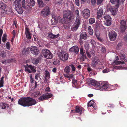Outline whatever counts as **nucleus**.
I'll return each mask as SVG.
<instances>
[{
    "mask_svg": "<svg viewBox=\"0 0 127 127\" xmlns=\"http://www.w3.org/2000/svg\"><path fill=\"white\" fill-rule=\"evenodd\" d=\"M83 109L81 107H79L78 106H77L76 107V110H72L71 112V113H79L80 114L82 113V111L83 110Z\"/></svg>",
    "mask_w": 127,
    "mask_h": 127,
    "instance_id": "obj_16",
    "label": "nucleus"
},
{
    "mask_svg": "<svg viewBox=\"0 0 127 127\" xmlns=\"http://www.w3.org/2000/svg\"><path fill=\"white\" fill-rule=\"evenodd\" d=\"M88 32L90 35H92L93 34V31L90 26H89L88 27Z\"/></svg>",
    "mask_w": 127,
    "mask_h": 127,
    "instance_id": "obj_33",
    "label": "nucleus"
},
{
    "mask_svg": "<svg viewBox=\"0 0 127 127\" xmlns=\"http://www.w3.org/2000/svg\"><path fill=\"white\" fill-rule=\"evenodd\" d=\"M71 14V12L69 10L64 11L62 21V22L63 24H66L68 20H71L72 19Z\"/></svg>",
    "mask_w": 127,
    "mask_h": 127,
    "instance_id": "obj_2",
    "label": "nucleus"
},
{
    "mask_svg": "<svg viewBox=\"0 0 127 127\" xmlns=\"http://www.w3.org/2000/svg\"><path fill=\"white\" fill-rule=\"evenodd\" d=\"M25 71L28 73H35L36 71V67L34 66L27 64L25 66Z\"/></svg>",
    "mask_w": 127,
    "mask_h": 127,
    "instance_id": "obj_4",
    "label": "nucleus"
},
{
    "mask_svg": "<svg viewBox=\"0 0 127 127\" xmlns=\"http://www.w3.org/2000/svg\"><path fill=\"white\" fill-rule=\"evenodd\" d=\"M75 14L76 15H77V16L80 17L79 15V12L78 10L77 9L75 11Z\"/></svg>",
    "mask_w": 127,
    "mask_h": 127,
    "instance_id": "obj_48",
    "label": "nucleus"
},
{
    "mask_svg": "<svg viewBox=\"0 0 127 127\" xmlns=\"http://www.w3.org/2000/svg\"><path fill=\"white\" fill-rule=\"evenodd\" d=\"M45 91L46 93L49 92L50 91V88L49 87H47L45 89Z\"/></svg>",
    "mask_w": 127,
    "mask_h": 127,
    "instance_id": "obj_59",
    "label": "nucleus"
},
{
    "mask_svg": "<svg viewBox=\"0 0 127 127\" xmlns=\"http://www.w3.org/2000/svg\"><path fill=\"white\" fill-rule=\"evenodd\" d=\"M89 21L90 24H92L95 23V20L94 18H91L89 19Z\"/></svg>",
    "mask_w": 127,
    "mask_h": 127,
    "instance_id": "obj_44",
    "label": "nucleus"
},
{
    "mask_svg": "<svg viewBox=\"0 0 127 127\" xmlns=\"http://www.w3.org/2000/svg\"><path fill=\"white\" fill-rule=\"evenodd\" d=\"M113 68L116 69H124V67L120 66H113Z\"/></svg>",
    "mask_w": 127,
    "mask_h": 127,
    "instance_id": "obj_45",
    "label": "nucleus"
},
{
    "mask_svg": "<svg viewBox=\"0 0 127 127\" xmlns=\"http://www.w3.org/2000/svg\"><path fill=\"white\" fill-rule=\"evenodd\" d=\"M28 51L27 50H26L25 49H24L22 52V53L23 54H26L28 53Z\"/></svg>",
    "mask_w": 127,
    "mask_h": 127,
    "instance_id": "obj_58",
    "label": "nucleus"
},
{
    "mask_svg": "<svg viewBox=\"0 0 127 127\" xmlns=\"http://www.w3.org/2000/svg\"><path fill=\"white\" fill-rule=\"evenodd\" d=\"M61 19V17L59 16H53L52 17V21H54V23H57L58 21H60Z\"/></svg>",
    "mask_w": 127,
    "mask_h": 127,
    "instance_id": "obj_21",
    "label": "nucleus"
},
{
    "mask_svg": "<svg viewBox=\"0 0 127 127\" xmlns=\"http://www.w3.org/2000/svg\"><path fill=\"white\" fill-rule=\"evenodd\" d=\"M121 30L122 32H123L125 30L126 26V22L124 20H122L120 22Z\"/></svg>",
    "mask_w": 127,
    "mask_h": 127,
    "instance_id": "obj_14",
    "label": "nucleus"
},
{
    "mask_svg": "<svg viewBox=\"0 0 127 127\" xmlns=\"http://www.w3.org/2000/svg\"><path fill=\"white\" fill-rule=\"evenodd\" d=\"M104 68L103 66L101 64V63L100 64V65H98L97 66V68L98 69H102Z\"/></svg>",
    "mask_w": 127,
    "mask_h": 127,
    "instance_id": "obj_51",
    "label": "nucleus"
},
{
    "mask_svg": "<svg viewBox=\"0 0 127 127\" xmlns=\"http://www.w3.org/2000/svg\"><path fill=\"white\" fill-rule=\"evenodd\" d=\"M108 35L110 40L112 41H114L116 39L117 36L116 33L113 31L110 32Z\"/></svg>",
    "mask_w": 127,
    "mask_h": 127,
    "instance_id": "obj_10",
    "label": "nucleus"
},
{
    "mask_svg": "<svg viewBox=\"0 0 127 127\" xmlns=\"http://www.w3.org/2000/svg\"><path fill=\"white\" fill-rule=\"evenodd\" d=\"M79 27V26L74 24L71 27V30L72 31H75Z\"/></svg>",
    "mask_w": 127,
    "mask_h": 127,
    "instance_id": "obj_31",
    "label": "nucleus"
},
{
    "mask_svg": "<svg viewBox=\"0 0 127 127\" xmlns=\"http://www.w3.org/2000/svg\"><path fill=\"white\" fill-rule=\"evenodd\" d=\"M42 53L45 57L47 59H51L52 58V54L47 49L43 50Z\"/></svg>",
    "mask_w": 127,
    "mask_h": 127,
    "instance_id": "obj_5",
    "label": "nucleus"
},
{
    "mask_svg": "<svg viewBox=\"0 0 127 127\" xmlns=\"http://www.w3.org/2000/svg\"><path fill=\"white\" fill-rule=\"evenodd\" d=\"M38 3L40 8H42L44 7V3L41 0H37Z\"/></svg>",
    "mask_w": 127,
    "mask_h": 127,
    "instance_id": "obj_34",
    "label": "nucleus"
},
{
    "mask_svg": "<svg viewBox=\"0 0 127 127\" xmlns=\"http://www.w3.org/2000/svg\"><path fill=\"white\" fill-rule=\"evenodd\" d=\"M29 4L30 5L32 6H34L35 5V2L34 0H29Z\"/></svg>",
    "mask_w": 127,
    "mask_h": 127,
    "instance_id": "obj_40",
    "label": "nucleus"
},
{
    "mask_svg": "<svg viewBox=\"0 0 127 127\" xmlns=\"http://www.w3.org/2000/svg\"><path fill=\"white\" fill-rule=\"evenodd\" d=\"M58 55L60 59L64 62L66 61L69 57L68 54L63 51L59 52L58 53Z\"/></svg>",
    "mask_w": 127,
    "mask_h": 127,
    "instance_id": "obj_3",
    "label": "nucleus"
},
{
    "mask_svg": "<svg viewBox=\"0 0 127 127\" xmlns=\"http://www.w3.org/2000/svg\"><path fill=\"white\" fill-rule=\"evenodd\" d=\"M86 53L87 54V56L89 58H90L91 57V55L90 53H89L88 51H86Z\"/></svg>",
    "mask_w": 127,
    "mask_h": 127,
    "instance_id": "obj_55",
    "label": "nucleus"
},
{
    "mask_svg": "<svg viewBox=\"0 0 127 127\" xmlns=\"http://www.w3.org/2000/svg\"><path fill=\"white\" fill-rule=\"evenodd\" d=\"M18 104L24 107L29 106L36 104L37 102L34 99L30 97H24L19 99Z\"/></svg>",
    "mask_w": 127,
    "mask_h": 127,
    "instance_id": "obj_1",
    "label": "nucleus"
},
{
    "mask_svg": "<svg viewBox=\"0 0 127 127\" xmlns=\"http://www.w3.org/2000/svg\"><path fill=\"white\" fill-rule=\"evenodd\" d=\"M99 86L98 88V90L101 91H104L106 89L109 87L108 85L102 81L100 82Z\"/></svg>",
    "mask_w": 127,
    "mask_h": 127,
    "instance_id": "obj_9",
    "label": "nucleus"
},
{
    "mask_svg": "<svg viewBox=\"0 0 127 127\" xmlns=\"http://www.w3.org/2000/svg\"><path fill=\"white\" fill-rule=\"evenodd\" d=\"M22 6L23 7L25 8L26 7L25 6V0H22Z\"/></svg>",
    "mask_w": 127,
    "mask_h": 127,
    "instance_id": "obj_53",
    "label": "nucleus"
},
{
    "mask_svg": "<svg viewBox=\"0 0 127 127\" xmlns=\"http://www.w3.org/2000/svg\"><path fill=\"white\" fill-rule=\"evenodd\" d=\"M110 71V70L108 68H106L103 70L102 72L103 73H108Z\"/></svg>",
    "mask_w": 127,
    "mask_h": 127,
    "instance_id": "obj_49",
    "label": "nucleus"
},
{
    "mask_svg": "<svg viewBox=\"0 0 127 127\" xmlns=\"http://www.w3.org/2000/svg\"><path fill=\"white\" fill-rule=\"evenodd\" d=\"M80 52L82 56L81 58V59L82 61H84L85 59H87L86 56L85 54V51L84 50L83 48H81L80 49Z\"/></svg>",
    "mask_w": 127,
    "mask_h": 127,
    "instance_id": "obj_15",
    "label": "nucleus"
},
{
    "mask_svg": "<svg viewBox=\"0 0 127 127\" xmlns=\"http://www.w3.org/2000/svg\"><path fill=\"white\" fill-rule=\"evenodd\" d=\"M91 43L92 45L95 46V44L96 42L94 40H92L91 41Z\"/></svg>",
    "mask_w": 127,
    "mask_h": 127,
    "instance_id": "obj_57",
    "label": "nucleus"
},
{
    "mask_svg": "<svg viewBox=\"0 0 127 127\" xmlns=\"http://www.w3.org/2000/svg\"><path fill=\"white\" fill-rule=\"evenodd\" d=\"M124 63V62L119 61L117 60L115 61L114 62V64L116 65L123 64Z\"/></svg>",
    "mask_w": 127,
    "mask_h": 127,
    "instance_id": "obj_38",
    "label": "nucleus"
},
{
    "mask_svg": "<svg viewBox=\"0 0 127 127\" xmlns=\"http://www.w3.org/2000/svg\"><path fill=\"white\" fill-rule=\"evenodd\" d=\"M120 0H110V2L112 4H115V7L118 8V2Z\"/></svg>",
    "mask_w": 127,
    "mask_h": 127,
    "instance_id": "obj_27",
    "label": "nucleus"
},
{
    "mask_svg": "<svg viewBox=\"0 0 127 127\" xmlns=\"http://www.w3.org/2000/svg\"><path fill=\"white\" fill-rule=\"evenodd\" d=\"M48 36L50 38L54 39L58 37L59 36V35L58 34L57 35H55L51 33L49 34Z\"/></svg>",
    "mask_w": 127,
    "mask_h": 127,
    "instance_id": "obj_28",
    "label": "nucleus"
},
{
    "mask_svg": "<svg viewBox=\"0 0 127 127\" xmlns=\"http://www.w3.org/2000/svg\"><path fill=\"white\" fill-rule=\"evenodd\" d=\"M75 3L77 6H79V0H75Z\"/></svg>",
    "mask_w": 127,
    "mask_h": 127,
    "instance_id": "obj_56",
    "label": "nucleus"
},
{
    "mask_svg": "<svg viewBox=\"0 0 127 127\" xmlns=\"http://www.w3.org/2000/svg\"><path fill=\"white\" fill-rule=\"evenodd\" d=\"M40 73L39 72L37 73L35 75V78L36 80L37 81L39 80H40L41 79V78H40Z\"/></svg>",
    "mask_w": 127,
    "mask_h": 127,
    "instance_id": "obj_42",
    "label": "nucleus"
},
{
    "mask_svg": "<svg viewBox=\"0 0 127 127\" xmlns=\"http://www.w3.org/2000/svg\"><path fill=\"white\" fill-rule=\"evenodd\" d=\"M9 107L8 105L4 103H0V110L1 109H6Z\"/></svg>",
    "mask_w": 127,
    "mask_h": 127,
    "instance_id": "obj_25",
    "label": "nucleus"
},
{
    "mask_svg": "<svg viewBox=\"0 0 127 127\" xmlns=\"http://www.w3.org/2000/svg\"><path fill=\"white\" fill-rule=\"evenodd\" d=\"M115 8L110 7L109 8L108 10L111 12L112 15H115L116 13L117 10V8Z\"/></svg>",
    "mask_w": 127,
    "mask_h": 127,
    "instance_id": "obj_22",
    "label": "nucleus"
},
{
    "mask_svg": "<svg viewBox=\"0 0 127 127\" xmlns=\"http://www.w3.org/2000/svg\"><path fill=\"white\" fill-rule=\"evenodd\" d=\"M79 50L78 47L77 46H74L69 49V51L70 53H73L74 54H78Z\"/></svg>",
    "mask_w": 127,
    "mask_h": 127,
    "instance_id": "obj_12",
    "label": "nucleus"
},
{
    "mask_svg": "<svg viewBox=\"0 0 127 127\" xmlns=\"http://www.w3.org/2000/svg\"><path fill=\"white\" fill-rule=\"evenodd\" d=\"M90 83L92 85L95 87L98 88L99 86L100 82H97L95 80L92 79L90 81Z\"/></svg>",
    "mask_w": 127,
    "mask_h": 127,
    "instance_id": "obj_17",
    "label": "nucleus"
},
{
    "mask_svg": "<svg viewBox=\"0 0 127 127\" xmlns=\"http://www.w3.org/2000/svg\"><path fill=\"white\" fill-rule=\"evenodd\" d=\"M29 29L27 28H26L25 29V33L27 38L29 39H30L31 38V36L32 34L30 33L29 31Z\"/></svg>",
    "mask_w": 127,
    "mask_h": 127,
    "instance_id": "obj_19",
    "label": "nucleus"
},
{
    "mask_svg": "<svg viewBox=\"0 0 127 127\" xmlns=\"http://www.w3.org/2000/svg\"><path fill=\"white\" fill-rule=\"evenodd\" d=\"M39 61V58H35L32 59V62L34 64L36 65L37 64Z\"/></svg>",
    "mask_w": 127,
    "mask_h": 127,
    "instance_id": "obj_29",
    "label": "nucleus"
},
{
    "mask_svg": "<svg viewBox=\"0 0 127 127\" xmlns=\"http://www.w3.org/2000/svg\"><path fill=\"white\" fill-rule=\"evenodd\" d=\"M30 82L31 83H32L33 82L34 80L32 78V74H31L30 76Z\"/></svg>",
    "mask_w": 127,
    "mask_h": 127,
    "instance_id": "obj_52",
    "label": "nucleus"
},
{
    "mask_svg": "<svg viewBox=\"0 0 127 127\" xmlns=\"http://www.w3.org/2000/svg\"><path fill=\"white\" fill-rule=\"evenodd\" d=\"M80 38L81 39H85L87 38L86 33H82L80 35Z\"/></svg>",
    "mask_w": 127,
    "mask_h": 127,
    "instance_id": "obj_35",
    "label": "nucleus"
},
{
    "mask_svg": "<svg viewBox=\"0 0 127 127\" xmlns=\"http://www.w3.org/2000/svg\"><path fill=\"white\" fill-rule=\"evenodd\" d=\"M6 37L7 35L6 34H5L3 35L2 38V41L3 42H4L6 41Z\"/></svg>",
    "mask_w": 127,
    "mask_h": 127,
    "instance_id": "obj_46",
    "label": "nucleus"
},
{
    "mask_svg": "<svg viewBox=\"0 0 127 127\" xmlns=\"http://www.w3.org/2000/svg\"><path fill=\"white\" fill-rule=\"evenodd\" d=\"M70 69L69 67H66L64 69V72L65 74H69Z\"/></svg>",
    "mask_w": 127,
    "mask_h": 127,
    "instance_id": "obj_32",
    "label": "nucleus"
},
{
    "mask_svg": "<svg viewBox=\"0 0 127 127\" xmlns=\"http://www.w3.org/2000/svg\"><path fill=\"white\" fill-rule=\"evenodd\" d=\"M5 46L7 49L9 50L10 49V46L9 42H7Z\"/></svg>",
    "mask_w": 127,
    "mask_h": 127,
    "instance_id": "obj_47",
    "label": "nucleus"
},
{
    "mask_svg": "<svg viewBox=\"0 0 127 127\" xmlns=\"http://www.w3.org/2000/svg\"><path fill=\"white\" fill-rule=\"evenodd\" d=\"M70 66L72 68V70L73 71H74L75 70V69L74 65H70Z\"/></svg>",
    "mask_w": 127,
    "mask_h": 127,
    "instance_id": "obj_60",
    "label": "nucleus"
},
{
    "mask_svg": "<svg viewBox=\"0 0 127 127\" xmlns=\"http://www.w3.org/2000/svg\"><path fill=\"white\" fill-rule=\"evenodd\" d=\"M95 103L93 100L90 101L88 104V107H92L95 110L96 107L95 106Z\"/></svg>",
    "mask_w": 127,
    "mask_h": 127,
    "instance_id": "obj_23",
    "label": "nucleus"
},
{
    "mask_svg": "<svg viewBox=\"0 0 127 127\" xmlns=\"http://www.w3.org/2000/svg\"><path fill=\"white\" fill-rule=\"evenodd\" d=\"M21 0H15L14 2V4L15 6V8L17 7H20L21 6Z\"/></svg>",
    "mask_w": 127,
    "mask_h": 127,
    "instance_id": "obj_24",
    "label": "nucleus"
},
{
    "mask_svg": "<svg viewBox=\"0 0 127 127\" xmlns=\"http://www.w3.org/2000/svg\"><path fill=\"white\" fill-rule=\"evenodd\" d=\"M81 23V18L80 17L77 16L76 20L74 23L75 25L76 24L79 26Z\"/></svg>",
    "mask_w": 127,
    "mask_h": 127,
    "instance_id": "obj_26",
    "label": "nucleus"
},
{
    "mask_svg": "<svg viewBox=\"0 0 127 127\" xmlns=\"http://www.w3.org/2000/svg\"><path fill=\"white\" fill-rule=\"evenodd\" d=\"M124 40L126 41H127V34L126 35L124 38Z\"/></svg>",
    "mask_w": 127,
    "mask_h": 127,
    "instance_id": "obj_64",
    "label": "nucleus"
},
{
    "mask_svg": "<svg viewBox=\"0 0 127 127\" xmlns=\"http://www.w3.org/2000/svg\"><path fill=\"white\" fill-rule=\"evenodd\" d=\"M52 94H50L47 93L45 95H43L40 96V97L38 98V99L40 101H43L44 100H46L48 99V98L52 97Z\"/></svg>",
    "mask_w": 127,
    "mask_h": 127,
    "instance_id": "obj_13",
    "label": "nucleus"
},
{
    "mask_svg": "<svg viewBox=\"0 0 127 127\" xmlns=\"http://www.w3.org/2000/svg\"><path fill=\"white\" fill-rule=\"evenodd\" d=\"M100 62L99 61H93L91 63V66L94 68H97L98 65H100Z\"/></svg>",
    "mask_w": 127,
    "mask_h": 127,
    "instance_id": "obj_20",
    "label": "nucleus"
},
{
    "mask_svg": "<svg viewBox=\"0 0 127 127\" xmlns=\"http://www.w3.org/2000/svg\"><path fill=\"white\" fill-rule=\"evenodd\" d=\"M31 53L34 55H37L39 53V51L38 48L35 46H32L30 48Z\"/></svg>",
    "mask_w": 127,
    "mask_h": 127,
    "instance_id": "obj_11",
    "label": "nucleus"
},
{
    "mask_svg": "<svg viewBox=\"0 0 127 127\" xmlns=\"http://www.w3.org/2000/svg\"><path fill=\"white\" fill-rule=\"evenodd\" d=\"M4 78V77H2L1 78V79L0 80V83H1L2 84V83H3V80Z\"/></svg>",
    "mask_w": 127,
    "mask_h": 127,
    "instance_id": "obj_62",
    "label": "nucleus"
},
{
    "mask_svg": "<svg viewBox=\"0 0 127 127\" xmlns=\"http://www.w3.org/2000/svg\"><path fill=\"white\" fill-rule=\"evenodd\" d=\"M6 7V5L4 4L2 2H0V9H5Z\"/></svg>",
    "mask_w": 127,
    "mask_h": 127,
    "instance_id": "obj_36",
    "label": "nucleus"
},
{
    "mask_svg": "<svg viewBox=\"0 0 127 127\" xmlns=\"http://www.w3.org/2000/svg\"><path fill=\"white\" fill-rule=\"evenodd\" d=\"M64 75L65 77L69 78V80H70V79L72 78L73 76V75L72 74H70L69 75V74H64Z\"/></svg>",
    "mask_w": 127,
    "mask_h": 127,
    "instance_id": "obj_39",
    "label": "nucleus"
},
{
    "mask_svg": "<svg viewBox=\"0 0 127 127\" xmlns=\"http://www.w3.org/2000/svg\"><path fill=\"white\" fill-rule=\"evenodd\" d=\"M50 13L49 8L47 6L42 10L41 15L43 17L46 18L49 15Z\"/></svg>",
    "mask_w": 127,
    "mask_h": 127,
    "instance_id": "obj_6",
    "label": "nucleus"
},
{
    "mask_svg": "<svg viewBox=\"0 0 127 127\" xmlns=\"http://www.w3.org/2000/svg\"><path fill=\"white\" fill-rule=\"evenodd\" d=\"M8 60H3L2 61V63L4 64H6V62L8 61Z\"/></svg>",
    "mask_w": 127,
    "mask_h": 127,
    "instance_id": "obj_61",
    "label": "nucleus"
},
{
    "mask_svg": "<svg viewBox=\"0 0 127 127\" xmlns=\"http://www.w3.org/2000/svg\"><path fill=\"white\" fill-rule=\"evenodd\" d=\"M119 56L121 59L124 60L126 61H127V60L125 59V55L124 54L120 53Z\"/></svg>",
    "mask_w": 127,
    "mask_h": 127,
    "instance_id": "obj_37",
    "label": "nucleus"
},
{
    "mask_svg": "<svg viewBox=\"0 0 127 127\" xmlns=\"http://www.w3.org/2000/svg\"><path fill=\"white\" fill-rule=\"evenodd\" d=\"M15 9L19 14H22L23 12V10L21 6L20 7H18V8L16 7V8H15Z\"/></svg>",
    "mask_w": 127,
    "mask_h": 127,
    "instance_id": "obj_30",
    "label": "nucleus"
},
{
    "mask_svg": "<svg viewBox=\"0 0 127 127\" xmlns=\"http://www.w3.org/2000/svg\"><path fill=\"white\" fill-rule=\"evenodd\" d=\"M104 19L105 24L107 26H109L111 24V18L108 15L104 16Z\"/></svg>",
    "mask_w": 127,
    "mask_h": 127,
    "instance_id": "obj_8",
    "label": "nucleus"
},
{
    "mask_svg": "<svg viewBox=\"0 0 127 127\" xmlns=\"http://www.w3.org/2000/svg\"><path fill=\"white\" fill-rule=\"evenodd\" d=\"M82 14L83 18L85 19H88L90 15V10L87 9H85L82 12Z\"/></svg>",
    "mask_w": 127,
    "mask_h": 127,
    "instance_id": "obj_7",
    "label": "nucleus"
},
{
    "mask_svg": "<svg viewBox=\"0 0 127 127\" xmlns=\"http://www.w3.org/2000/svg\"><path fill=\"white\" fill-rule=\"evenodd\" d=\"M91 0V2L92 3V4L93 5H95L96 0Z\"/></svg>",
    "mask_w": 127,
    "mask_h": 127,
    "instance_id": "obj_54",
    "label": "nucleus"
},
{
    "mask_svg": "<svg viewBox=\"0 0 127 127\" xmlns=\"http://www.w3.org/2000/svg\"><path fill=\"white\" fill-rule=\"evenodd\" d=\"M45 78L47 79H49L50 78V73L47 71H45Z\"/></svg>",
    "mask_w": 127,
    "mask_h": 127,
    "instance_id": "obj_43",
    "label": "nucleus"
},
{
    "mask_svg": "<svg viewBox=\"0 0 127 127\" xmlns=\"http://www.w3.org/2000/svg\"><path fill=\"white\" fill-rule=\"evenodd\" d=\"M101 51H102V52H104L106 51L105 48V47H102V48L101 49Z\"/></svg>",
    "mask_w": 127,
    "mask_h": 127,
    "instance_id": "obj_63",
    "label": "nucleus"
},
{
    "mask_svg": "<svg viewBox=\"0 0 127 127\" xmlns=\"http://www.w3.org/2000/svg\"><path fill=\"white\" fill-rule=\"evenodd\" d=\"M59 63V61L58 60H56L54 61L53 64L54 65H56Z\"/></svg>",
    "mask_w": 127,
    "mask_h": 127,
    "instance_id": "obj_50",
    "label": "nucleus"
},
{
    "mask_svg": "<svg viewBox=\"0 0 127 127\" xmlns=\"http://www.w3.org/2000/svg\"><path fill=\"white\" fill-rule=\"evenodd\" d=\"M40 94V93L39 92L37 91L34 93H32V95L34 97H37Z\"/></svg>",
    "mask_w": 127,
    "mask_h": 127,
    "instance_id": "obj_41",
    "label": "nucleus"
},
{
    "mask_svg": "<svg viewBox=\"0 0 127 127\" xmlns=\"http://www.w3.org/2000/svg\"><path fill=\"white\" fill-rule=\"evenodd\" d=\"M103 14V9L102 8H100L97 12V17L98 19L100 18L102 16Z\"/></svg>",
    "mask_w": 127,
    "mask_h": 127,
    "instance_id": "obj_18",
    "label": "nucleus"
}]
</instances>
